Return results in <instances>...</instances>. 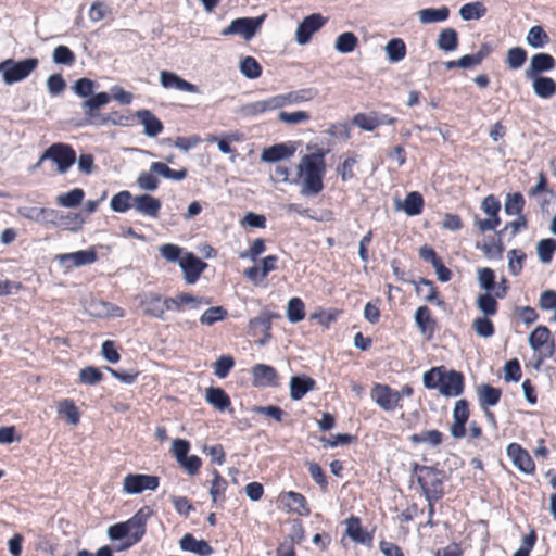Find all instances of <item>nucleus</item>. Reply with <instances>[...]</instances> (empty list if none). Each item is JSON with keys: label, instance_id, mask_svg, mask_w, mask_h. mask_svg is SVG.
Segmentation results:
<instances>
[{"label": "nucleus", "instance_id": "obj_1", "mask_svg": "<svg viewBox=\"0 0 556 556\" xmlns=\"http://www.w3.org/2000/svg\"><path fill=\"white\" fill-rule=\"evenodd\" d=\"M328 151L317 149L316 152L302 156L296 166V176L289 178L290 169L281 164L275 166L271 179L277 182L300 185L303 197H315L324 190V176L326 173L325 156Z\"/></svg>", "mask_w": 556, "mask_h": 556}, {"label": "nucleus", "instance_id": "obj_2", "mask_svg": "<svg viewBox=\"0 0 556 556\" xmlns=\"http://www.w3.org/2000/svg\"><path fill=\"white\" fill-rule=\"evenodd\" d=\"M413 473L421 488L426 501L441 500L444 495L445 472L434 466L413 464Z\"/></svg>", "mask_w": 556, "mask_h": 556}, {"label": "nucleus", "instance_id": "obj_3", "mask_svg": "<svg viewBox=\"0 0 556 556\" xmlns=\"http://www.w3.org/2000/svg\"><path fill=\"white\" fill-rule=\"evenodd\" d=\"M39 65L37 58L20 61L7 59L0 62V73L5 85H13L26 79Z\"/></svg>", "mask_w": 556, "mask_h": 556}, {"label": "nucleus", "instance_id": "obj_4", "mask_svg": "<svg viewBox=\"0 0 556 556\" xmlns=\"http://www.w3.org/2000/svg\"><path fill=\"white\" fill-rule=\"evenodd\" d=\"M152 515L153 510L150 506H142L132 517L125 521L128 539L117 547L118 552L126 551L142 540L147 532V521Z\"/></svg>", "mask_w": 556, "mask_h": 556}, {"label": "nucleus", "instance_id": "obj_5", "mask_svg": "<svg viewBox=\"0 0 556 556\" xmlns=\"http://www.w3.org/2000/svg\"><path fill=\"white\" fill-rule=\"evenodd\" d=\"M391 269L393 275L396 277L397 280L403 282H409L414 285L415 292L417 295H421L422 289L421 286H425L428 288L427 295H424V299L428 303H434L439 307H444L445 302L444 300L439 298L438 288L435 287L434 282L432 280H429L427 278L420 277L418 280H408L405 277V271L400 268V261L396 258H393L391 261Z\"/></svg>", "mask_w": 556, "mask_h": 556}, {"label": "nucleus", "instance_id": "obj_6", "mask_svg": "<svg viewBox=\"0 0 556 556\" xmlns=\"http://www.w3.org/2000/svg\"><path fill=\"white\" fill-rule=\"evenodd\" d=\"M50 160L56 165L60 174H65L76 162V152L67 143H53L41 154V161Z\"/></svg>", "mask_w": 556, "mask_h": 556}, {"label": "nucleus", "instance_id": "obj_7", "mask_svg": "<svg viewBox=\"0 0 556 556\" xmlns=\"http://www.w3.org/2000/svg\"><path fill=\"white\" fill-rule=\"evenodd\" d=\"M17 214L28 220L38 223V224H66L64 222V216H62L59 211L53 208L46 207H35V206H22L17 208Z\"/></svg>", "mask_w": 556, "mask_h": 556}, {"label": "nucleus", "instance_id": "obj_8", "mask_svg": "<svg viewBox=\"0 0 556 556\" xmlns=\"http://www.w3.org/2000/svg\"><path fill=\"white\" fill-rule=\"evenodd\" d=\"M160 484L156 476L143 473H128L123 480V491L127 494H139L146 490L154 491Z\"/></svg>", "mask_w": 556, "mask_h": 556}, {"label": "nucleus", "instance_id": "obj_9", "mask_svg": "<svg viewBox=\"0 0 556 556\" xmlns=\"http://www.w3.org/2000/svg\"><path fill=\"white\" fill-rule=\"evenodd\" d=\"M277 318H280L278 313L264 311L257 317L250 319L249 333L253 337L258 332L263 333V337L256 341L260 346H264L270 341L271 321Z\"/></svg>", "mask_w": 556, "mask_h": 556}, {"label": "nucleus", "instance_id": "obj_10", "mask_svg": "<svg viewBox=\"0 0 556 556\" xmlns=\"http://www.w3.org/2000/svg\"><path fill=\"white\" fill-rule=\"evenodd\" d=\"M136 299L146 316L160 320L165 319L163 296L160 293L143 291L139 293Z\"/></svg>", "mask_w": 556, "mask_h": 556}, {"label": "nucleus", "instance_id": "obj_11", "mask_svg": "<svg viewBox=\"0 0 556 556\" xmlns=\"http://www.w3.org/2000/svg\"><path fill=\"white\" fill-rule=\"evenodd\" d=\"M370 395L377 405L386 412L394 410L401 400V394L399 391L393 390L388 384L381 383H376L374 386Z\"/></svg>", "mask_w": 556, "mask_h": 556}, {"label": "nucleus", "instance_id": "obj_12", "mask_svg": "<svg viewBox=\"0 0 556 556\" xmlns=\"http://www.w3.org/2000/svg\"><path fill=\"white\" fill-rule=\"evenodd\" d=\"M465 378L460 371L443 368L442 379L439 392L445 397L458 396L463 394Z\"/></svg>", "mask_w": 556, "mask_h": 556}, {"label": "nucleus", "instance_id": "obj_13", "mask_svg": "<svg viewBox=\"0 0 556 556\" xmlns=\"http://www.w3.org/2000/svg\"><path fill=\"white\" fill-rule=\"evenodd\" d=\"M207 266V263L191 252L187 253L181 260H179V267L184 273V279L188 285H194Z\"/></svg>", "mask_w": 556, "mask_h": 556}, {"label": "nucleus", "instance_id": "obj_14", "mask_svg": "<svg viewBox=\"0 0 556 556\" xmlns=\"http://www.w3.org/2000/svg\"><path fill=\"white\" fill-rule=\"evenodd\" d=\"M507 456L514 466L526 475H532L535 471V464L529 452L518 443H509L506 448Z\"/></svg>", "mask_w": 556, "mask_h": 556}, {"label": "nucleus", "instance_id": "obj_15", "mask_svg": "<svg viewBox=\"0 0 556 556\" xmlns=\"http://www.w3.org/2000/svg\"><path fill=\"white\" fill-rule=\"evenodd\" d=\"M264 20L265 15L236 18L229 26L223 29L222 35H255Z\"/></svg>", "mask_w": 556, "mask_h": 556}, {"label": "nucleus", "instance_id": "obj_16", "mask_svg": "<svg viewBox=\"0 0 556 556\" xmlns=\"http://www.w3.org/2000/svg\"><path fill=\"white\" fill-rule=\"evenodd\" d=\"M97 258L98 255L93 249L56 255L59 263L66 269L93 264Z\"/></svg>", "mask_w": 556, "mask_h": 556}, {"label": "nucleus", "instance_id": "obj_17", "mask_svg": "<svg viewBox=\"0 0 556 556\" xmlns=\"http://www.w3.org/2000/svg\"><path fill=\"white\" fill-rule=\"evenodd\" d=\"M280 103L281 101L279 99H276V96H273L267 99L249 102L241 105L239 109V113L244 117H254L260 114H264L279 109Z\"/></svg>", "mask_w": 556, "mask_h": 556}, {"label": "nucleus", "instance_id": "obj_18", "mask_svg": "<svg viewBox=\"0 0 556 556\" xmlns=\"http://www.w3.org/2000/svg\"><path fill=\"white\" fill-rule=\"evenodd\" d=\"M295 150L293 142L276 143L263 149L261 161L265 163H277L293 156Z\"/></svg>", "mask_w": 556, "mask_h": 556}, {"label": "nucleus", "instance_id": "obj_19", "mask_svg": "<svg viewBox=\"0 0 556 556\" xmlns=\"http://www.w3.org/2000/svg\"><path fill=\"white\" fill-rule=\"evenodd\" d=\"M253 386L255 387H274L277 384V370L266 364H256L251 368Z\"/></svg>", "mask_w": 556, "mask_h": 556}, {"label": "nucleus", "instance_id": "obj_20", "mask_svg": "<svg viewBox=\"0 0 556 556\" xmlns=\"http://www.w3.org/2000/svg\"><path fill=\"white\" fill-rule=\"evenodd\" d=\"M179 547L185 552H190L199 556H210L214 553L213 547L205 540H198L191 533H186L179 540Z\"/></svg>", "mask_w": 556, "mask_h": 556}, {"label": "nucleus", "instance_id": "obj_21", "mask_svg": "<svg viewBox=\"0 0 556 556\" xmlns=\"http://www.w3.org/2000/svg\"><path fill=\"white\" fill-rule=\"evenodd\" d=\"M162 203L160 199L148 193L134 197V207L142 215L156 218L159 216Z\"/></svg>", "mask_w": 556, "mask_h": 556}, {"label": "nucleus", "instance_id": "obj_22", "mask_svg": "<svg viewBox=\"0 0 556 556\" xmlns=\"http://www.w3.org/2000/svg\"><path fill=\"white\" fill-rule=\"evenodd\" d=\"M160 81L163 88L176 89L190 93H197L199 91L198 86L182 79L173 72L162 71L160 73Z\"/></svg>", "mask_w": 556, "mask_h": 556}, {"label": "nucleus", "instance_id": "obj_23", "mask_svg": "<svg viewBox=\"0 0 556 556\" xmlns=\"http://www.w3.org/2000/svg\"><path fill=\"white\" fill-rule=\"evenodd\" d=\"M414 320L418 329L427 339H431L437 329V320L432 318L428 306H419L414 315Z\"/></svg>", "mask_w": 556, "mask_h": 556}, {"label": "nucleus", "instance_id": "obj_24", "mask_svg": "<svg viewBox=\"0 0 556 556\" xmlns=\"http://www.w3.org/2000/svg\"><path fill=\"white\" fill-rule=\"evenodd\" d=\"M289 384L290 397L293 401H300L306 393L315 389L316 381L306 375H300L291 377Z\"/></svg>", "mask_w": 556, "mask_h": 556}, {"label": "nucleus", "instance_id": "obj_25", "mask_svg": "<svg viewBox=\"0 0 556 556\" xmlns=\"http://www.w3.org/2000/svg\"><path fill=\"white\" fill-rule=\"evenodd\" d=\"M136 116L143 125L146 136L153 138L163 131V123L150 110H139L136 112Z\"/></svg>", "mask_w": 556, "mask_h": 556}, {"label": "nucleus", "instance_id": "obj_26", "mask_svg": "<svg viewBox=\"0 0 556 556\" xmlns=\"http://www.w3.org/2000/svg\"><path fill=\"white\" fill-rule=\"evenodd\" d=\"M318 96L316 88H304L296 91H291L285 94H276V99H279L281 103L279 109L290 104H299L302 102L311 101Z\"/></svg>", "mask_w": 556, "mask_h": 556}, {"label": "nucleus", "instance_id": "obj_27", "mask_svg": "<svg viewBox=\"0 0 556 556\" xmlns=\"http://www.w3.org/2000/svg\"><path fill=\"white\" fill-rule=\"evenodd\" d=\"M555 66V60L551 54L538 53L531 58L530 66L526 71V78L534 76H541L543 72L553 70Z\"/></svg>", "mask_w": 556, "mask_h": 556}, {"label": "nucleus", "instance_id": "obj_28", "mask_svg": "<svg viewBox=\"0 0 556 556\" xmlns=\"http://www.w3.org/2000/svg\"><path fill=\"white\" fill-rule=\"evenodd\" d=\"M345 523L346 535L350 536L354 542L364 545H369L372 542V535L362 528L358 517L351 516L345 520Z\"/></svg>", "mask_w": 556, "mask_h": 556}, {"label": "nucleus", "instance_id": "obj_29", "mask_svg": "<svg viewBox=\"0 0 556 556\" xmlns=\"http://www.w3.org/2000/svg\"><path fill=\"white\" fill-rule=\"evenodd\" d=\"M477 394L480 407L486 409L498 404L502 391L491 384L482 383L477 388Z\"/></svg>", "mask_w": 556, "mask_h": 556}, {"label": "nucleus", "instance_id": "obj_30", "mask_svg": "<svg viewBox=\"0 0 556 556\" xmlns=\"http://www.w3.org/2000/svg\"><path fill=\"white\" fill-rule=\"evenodd\" d=\"M206 402L219 412L227 409L231 402L226 391L219 387H210L205 393Z\"/></svg>", "mask_w": 556, "mask_h": 556}, {"label": "nucleus", "instance_id": "obj_31", "mask_svg": "<svg viewBox=\"0 0 556 556\" xmlns=\"http://www.w3.org/2000/svg\"><path fill=\"white\" fill-rule=\"evenodd\" d=\"M534 93L541 99H548L556 93V81L546 76H534L530 78Z\"/></svg>", "mask_w": 556, "mask_h": 556}, {"label": "nucleus", "instance_id": "obj_32", "mask_svg": "<svg viewBox=\"0 0 556 556\" xmlns=\"http://www.w3.org/2000/svg\"><path fill=\"white\" fill-rule=\"evenodd\" d=\"M327 22V18L319 13L306 16L299 25L295 35H313L318 31Z\"/></svg>", "mask_w": 556, "mask_h": 556}, {"label": "nucleus", "instance_id": "obj_33", "mask_svg": "<svg viewBox=\"0 0 556 556\" xmlns=\"http://www.w3.org/2000/svg\"><path fill=\"white\" fill-rule=\"evenodd\" d=\"M424 198L418 191L408 192L403 203L399 205L408 216H416L422 212Z\"/></svg>", "mask_w": 556, "mask_h": 556}, {"label": "nucleus", "instance_id": "obj_34", "mask_svg": "<svg viewBox=\"0 0 556 556\" xmlns=\"http://www.w3.org/2000/svg\"><path fill=\"white\" fill-rule=\"evenodd\" d=\"M111 100V96L108 92L101 91L93 93L81 102V109L85 115H92L98 112L99 109L108 104Z\"/></svg>", "mask_w": 556, "mask_h": 556}, {"label": "nucleus", "instance_id": "obj_35", "mask_svg": "<svg viewBox=\"0 0 556 556\" xmlns=\"http://www.w3.org/2000/svg\"><path fill=\"white\" fill-rule=\"evenodd\" d=\"M213 480L210 488V495L212 498V502L214 504H217L218 502H224L226 496V490L228 486V483L225 478L220 476V473L216 470H212Z\"/></svg>", "mask_w": 556, "mask_h": 556}, {"label": "nucleus", "instance_id": "obj_36", "mask_svg": "<svg viewBox=\"0 0 556 556\" xmlns=\"http://www.w3.org/2000/svg\"><path fill=\"white\" fill-rule=\"evenodd\" d=\"M419 20L422 24L439 23L447 20L450 9L445 5L441 8H427L418 12Z\"/></svg>", "mask_w": 556, "mask_h": 556}, {"label": "nucleus", "instance_id": "obj_37", "mask_svg": "<svg viewBox=\"0 0 556 556\" xmlns=\"http://www.w3.org/2000/svg\"><path fill=\"white\" fill-rule=\"evenodd\" d=\"M494 293L483 292L477 296L476 305L477 308L483 314V316H494L497 313V300Z\"/></svg>", "mask_w": 556, "mask_h": 556}, {"label": "nucleus", "instance_id": "obj_38", "mask_svg": "<svg viewBox=\"0 0 556 556\" xmlns=\"http://www.w3.org/2000/svg\"><path fill=\"white\" fill-rule=\"evenodd\" d=\"M387 58L391 63L402 61L406 55V45L399 37H393L384 47Z\"/></svg>", "mask_w": 556, "mask_h": 556}, {"label": "nucleus", "instance_id": "obj_39", "mask_svg": "<svg viewBox=\"0 0 556 556\" xmlns=\"http://www.w3.org/2000/svg\"><path fill=\"white\" fill-rule=\"evenodd\" d=\"M413 444L427 443L432 447L440 445L443 441V433L437 429L414 433L409 437Z\"/></svg>", "mask_w": 556, "mask_h": 556}, {"label": "nucleus", "instance_id": "obj_40", "mask_svg": "<svg viewBox=\"0 0 556 556\" xmlns=\"http://www.w3.org/2000/svg\"><path fill=\"white\" fill-rule=\"evenodd\" d=\"M110 207L113 212L125 213L130 207H134L132 194L128 190L117 192L112 197Z\"/></svg>", "mask_w": 556, "mask_h": 556}, {"label": "nucleus", "instance_id": "obj_41", "mask_svg": "<svg viewBox=\"0 0 556 556\" xmlns=\"http://www.w3.org/2000/svg\"><path fill=\"white\" fill-rule=\"evenodd\" d=\"M486 12L488 9L481 1L466 3L459 10V14L464 21L481 18Z\"/></svg>", "mask_w": 556, "mask_h": 556}, {"label": "nucleus", "instance_id": "obj_42", "mask_svg": "<svg viewBox=\"0 0 556 556\" xmlns=\"http://www.w3.org/2000/svg\"><path fill=\"white\" fill-rule=\"evenodd\" d=\"M555 252L556 240L553 238L541 239L536 244L538 257L543 264L551 263Z\"/></svg>", "mask_w": 556, "mask_h": 556}, {"label": "nucleus", "instance_id": "obj_43", "mask_svg": "<svg viewBox=\"0 0 556 556\" xmlns=\"http://www.w3.org/2000/svg\"><path fill=\"white\" fill-rule=\"evenodd\" d=\"M525 199L520 192L507 193L505 197L504 211L507 215H523Z\"/></svg>", "mask_w": 556, "mask_h": 556}, {"label": "nucleus", "instance_id": "obj_44", "mask_svg": "<svg viewBox=\"0 0 556 556\" xmlns=\"http://www.w3.org/2000/svg\"><path fill=\"white\" fill-rule=\"evenodd\" d=\"M59 415L66 418L70 425L76 426L79 422L80 414L72 400H63L58 405Z\"/></svg>", "mask_w": 556, "mask_h": 556}, {"label": "nucleus", "instance_id": "obj_45", "mask_svg": "<svg viewBox=\"0 0 556 556\" xmlns=\"http://www.w3.org/2000/svg\"><path fill=\"white\" fill-rule=\"evenodd\" d=\"M287 318L296 324L305 318V305L300 298H291L287 304Z\"/></svg>", "mask_w": 556, "mask_h": 556}, {"label": "nucleus", "instance_id": "obj_46", "mask_svg": "<svg viewBox=\"0 0 556 556\" xmlns=\"http://www.w3.org/2000/svg\"><path fill=\"white\" fill-rule=\"evenodd\" d=\"M85 192L80 188L72 189L68 192L59 194L56 198L58 204L64 207L73 208L78 206L84 200Z\"/></svg>", "mask_w": 556, "mask_h": 556}, {"label": "nucleus", "instance_id": "obj_47", "mask_svg": "<svg viewBox=\"0 0 556 556\" xmlns=\"http://www.w3.org/2000/svg\"><path fill=\"white\" fill-rule=\"evenodd\" d=\"M551 338V331L546 326H538L529 334L528 341L532 350L539 351L541 348L548 342Z\"/></svg>", "mask_w": 556, "mask_h": 556}, {"label": "nucleus", "instance_id": "obj_48", "mask_svg": "<svg viewBox=\"0 0 556 556\" xmlns=\"http://www.w3.org/2000/svg\"><path fill=\"white\" fill-rule=\"evenodd\" d=\"M227 316L228 312L223 306H212L204 311L199 320L202 325L212 326L217 321L226 319Z\"/></svg>", "mask_w": 556, "mask_h": 556}, {"label": "nucleus", "instance_id": "obj_49", "mask_svg": "<svg viewBox=\"0 0 556 556\" xmlns=\"http://www.w3.org/2000/svg\"><path fill=\"white\" fill-rule=\"evenodd\" d=\"M478 283L484 292L493 293L495 288V271L490 267L478 269Z\"/></svg>", "mask_w": 556, "mask_h": 556}, {"label": "nucleus", "instance_id": "obj_50", "mask_svg": "<svg viewBox=\"0 0 556 556\" xmlns=\"http://www.w3.org/2000/svg\"><path fill=\"white\" fill-rule=\"evenodd\" d=\"M240 72L249 79L258 78L262 74V66L253 56H245L240 62Z\"/></svg>", "mask_w": 556, "mask_h": 556}, {"label": "nucleus", "instance_id": "obj_51", "mask_svg": "<svg viewBox=\"0 0 556 556\" xmlns=\"http://www.w3.org/2000/svg\"><path fill=\"white\" fill-rule=\"evenodd\" d=\"M99 87V84L90 78L83 77L77 79L72 86V90L80 98H88L93 94L94 89Z\"/></svg>", "mask_w": 556, "mask_h": 556}, {"label": "nucleus", "instance_id": "obj_52", "mask_svg": "<svg viewBox=\"0 0 556 556\" xmlns=\"http://www.w3.org/2000/svg\"><path fill=\"white\" fill-rule=\"evenodd\" d=\"M488 317L489 316L477 317L472 323V329L476 334L485 339L491 338L495 332L494 324Z\"/></svg>", "mask_w": 556, "mask_h": 556}, {"label": "nucleus", "instance_id": "obj_53", "mask_svg": "<svg viewBox=\"0 0 556 556\" xmlns=\"http://www.w3.org/2000/svg\"><path fill=\"white\" fill-rule=\"evenodd\" d=\"M444 366L432 367L427 370L422 376V382L426 389L439 390L442 379Z\"/></svg>", "mask_w": 556, "mask_h": 556}, {"label": "nucleus", "instance_id": "obj_54", "mask_svg": "<svg viewBox=\"0 0 556 556\" xmlns=\"http://www.w3.org/2000/svg\"><path fill=\"white\" fill-rule=\"evenodd\" d=\"M526 60L527 51L520 47H514L507 51L506 63L510 70L520 68Z\"/></svg>", "mask_w": 556, "mask_h": 556}, {"label": "nucleus", "instance_id": "obj_55", "mask_svg": "<svg viewBox=\"0 0 556 556\" xmlns=\"http://www.w3.org/2000/svg\"><path fill=\"white\" fill-rule=\"evenodd\" d=\"M235 366V358L231 355H222L214 363V375L219 378H226Z\"/></svg>", "mask_w": 556, "mask_h": 556}, {"label": "nucleus", "instance_id": "obj_56", "mask_svg": "<svg viewBox=\"0 0 556 556\" xmlns=\"http://www.w3.org/2000/svg\"><path fill=\"white\" fill-rule=\"evenodd\" d=\"M88 15L92 22H100L112 15V8L104 1H94Z\"/></svg>", "mask_w": 556, "mask_h": 556}, {"label": "nucleus", "instance_id": "obj_57", "mask_svg": "<svg viewBox=\"0 0 556 556\" xmlns=\"http://www.w3.org/2000/svg\"><path fill=\"white\" fill-rule=\"evenodd\" d=\"M103 374L93 366H87L79 371V382L87 386H94L102 381Z\"/></svg>", "mask_w": 556, "mask_h": 556}, {"label": "nucleus", "instance_id": "obj_58", "mask_svg": "<svg viewBox=\"0 0 556 556\" xmlns=\"http://www.w3.org/2000/svg\"><path fill=\"white\" fill-rule=\"evenodd\" d=\"M484 256L489 260H501L503 257L504 244L498 238L496 241L492 238L481 247Z\"/></svg>", "mask_w": 556, "mask_h": 556}, {"label": "nucleus", "instance_id": "obj_59", "mask_svg": "<svg viewBox=\"0 0 556 556\" xmlns=\"http://www.w3.org/2000/svg\"><path fill=\"white\" fill-rule=\"evenodd\" d=\"M287 496L291 500L294 507L292 510L300 516H308L311 514V509L308 507L307 501L305 496L301 493L290 491Z\"/></svg>", "mask_w": 556, "mask_h": 556}, {"label": "nucleus", "instance_id": "obj_60", "mask_svg": "<svg viewBox=\"0 0 556 556\" xmlns=\"http://www.w3.org/2000/svg\"><path fill=\"white\" fill-rule=\"evenodd\" d=\"M278 118L282 123L295 125V124H300V123L309 121L311 115L305 111H295V112L280 111L278 114Z\"/></svg>", "mask_w": 556, "mask_h": 556}, {"label": "nucleus", "instance_id": "obj_61", "mask_svg": "<svg viewBox=\"0 0 556 556\" xmlns=\"http://www.w3.org/2000/svg\"><path fill=\"white\" fill-rule=\"evenodd\" d=\"M53 62L56 64L72 65L75 61V54L66 46H58L52 55Z\"/></svg>", "mask_w": 556, "mask_h": 556}, {"label": "nucleus", "instance_id": "obj_62", "mask_svg": "<svg viewBox=\"0 0 556 556\" xmlns=\"http://www.w3.org/2000/svg\"><path fill=\"white\" fill-rule=\"evenodd\" d=\"M307 469L315 483H317L323 491H326L328 486V480L323 468L315 462H308Z\"/></svg>", "mask_w": 556, "mask_h": 556}, {"label": "nucleus", "instance_id": "obj_63", "mask_svg": "<svg viewBox=\"0 0 556 556\" xmlns=\"http://www.w3.org/2000/svg\"><path fill=\"white\" fill-rule=\"evenodd\" d=\"M155 173L141 172L137 178L138 186L146 191H154L159 188V179L154 175Z\"/></svg>", "mask_w": 556, "mask_h": 556}, {"label": "nucleus", "instance_id": "obj_64", "mask_svg": "<svg viewBox=\"0 0 556 556\" xmlns=\"http://www.w3.org/2000/svg\"><path fill=\"white\" fill-rule=\"evenodd\" d=\"M505 380L517 382L521 378V367L517 358L509 359L504 365Z\"/></svg>", "mask_w": 556, "mask_h": 556}]
</instances>
